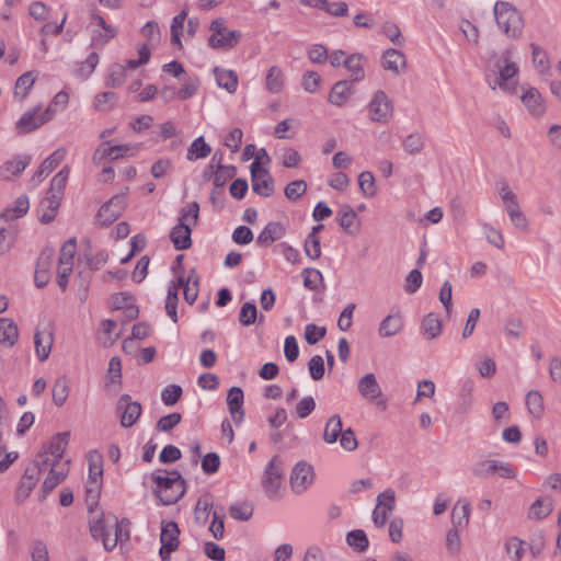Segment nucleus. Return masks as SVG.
I'll return each mask as SVG.
<instances>
[{"label":"nucleus","instance_id":"1","mask_svg":"<svg viewBox=\"0 0 561 561\" xmlns=\"http://www.w3.org/2000/svg\"><path fill=\"white\" fill-rule=\"evenodd\" d=\"M69 436V432L56 434L43 451L37 455L36 461H39L41 473L48 471V476L42 485V501L65 480L69 472L70 460L65 457Z\"/></svg>","mask_w":561,"mask_h":561},{"label":"nucleus","instance_id":"2","mask_svg":"<svg viewBox=\"0 0 561 561\" xmlns=\"http://www.w3.org/2000/svg\"><path fill=\"white\" fill-rule=\"evenodd\" d=\"M489 85L492 90L500 89L504 93L516 92L518 83V66L513 60V51L507 48L500 54H493L488 64Z\"/></svg>","mask_w":561,"mask_h":561},{"label":"nucleus","instance_id":"3","mask_svg":"<svg viewBox=\"0 0 561 561\" xmlns=\"http://www.w3.org/2000/svg\"><path fill=\"white\" fill-rule=\"evenodd\" d=\"M154 491L163 505L176 503L185 493V481L178 471L153 473Z\"/></svg>","mask_w":561,"mask_h":561},{"label":"nucleus","instance_id":"4","mask_svg":"<svg viewBox=\"0 0 561 561\" xmlns=\"http://www.w3.org/2000/svg\"><path fill=\"white\" fill-rule=\"evenodd\" d=\"M494 18L499 28L508 38H518L524 28L522 13L507 1H496L493 8Z\"/></svg>","mask_w":561,"mask_h":561},{"label":"nucleus","instance_id":"5","mask_svg":"<svg viewBox=\"0 0 561 561\" xmlns=\"http://www.w3.org/2000/svg\"><path fill=\"white\" fill-rule=\"evenodd\" d=\"M367 119L377 125H388L394 118V102L383 90L373 92L365 106Z\"/></svg>","mask_w":561,"mask_h":561},{"label":"nucleus","instance_id":"6","mask_svg":"<svg viewBox=\"0 0 561 561\" xmlns=\"http://www.w3.org/2000/svg\"><path fill=\"white\" fill-rule=\"evenodd\" d=\"M499 195L503 202L504 208L510 217L512 225L516 229L523 232H527L529 229V221L520 209L517 195L512 191L507 183H503L499 187Z\"/></svg>","mask_w":561,"mask_h":561},{"label":"nucleus","instance_id":"7","mask_svg":"<svg viewBox=\"0 0 561 561\" xmlns=\"http://www.w3.org/2000/svg\"><path fill=\"white\" fill-rule=\"evenodd\" d=\"M210 31L213 34L208 38V45L214 49H231L239 43L242 36L240 31H229L225 25V20L221 18L215 19L210 23Z\"/></svg>","mask_w":561,"mask_h":561},{"label":"nucleus","instance_id":"8","mask_svg":"<svg viewBox=\"0 0 561 561\" xmlns=\"http://www.w3.org/2000/svg\"><path fill=\"white\" fill-rule=\"evenodd\" d=\"M357 391L365 401L375 403L382 410L387 408V399L382 393L375 374L368 373L360 377L357 382Z\"/></svg>","mask_w":561,"mask_h":561},{"label":"nucleus","instance_id":"9","mask_svg":"<svg viewBox=\"0 0 561 561\" xmlns=\"http://www.w3.org/2000/svg\"><path fill=\"white\" fill-rule=\"evenodd\" d=\"M138 150L139 146L134 144L110 146V142H104L95 149L92 162L100 165L106 159L116 160L124 157H133Z\"/></svg>","mask_w":561,"mask_h":561},{"label":"nucleus","instance_id":"10","mask_svg":"<svg viewBox=\"0 0 561 561\" xmlns=\"http://www.w3.org/2000/svg\"><path fill=\"white\" fill-rule=\"evenodd\" d=\"M283 472L282 460L277 456H274L267 463L264 478L262 480V484L267 496L274 497L277 495L283 481Z\"/></svg>","mask_w":561,"mask_h":561},{"label":"nucleus","instance_id":"11","mask_svg":"<svg viewBox=\"0 0 561 561\" xmlns=\"http://www.w3.org/2000/svg\"><path fill=\"white\" fill-rule=\"evenodd\" d=\"M39 478H41L39 461L35 460L32 465H30L25 469L23 476L21 477V480H20L19 485L15 491L16 502L22 503L30 496L33 489L36 486Z\"/></svg>","mask_w":561,"mask_h":561},{"label":"nucleus","instance_id":"12","mask_svg":"<svg viewBox=\"0 0 561 561\" xmlns=\"http://www.w3.org/2000/svg\"><path fill=\"white\" fill-rule=\"evenodd\" d=\"M252 190L264 197L274 193V181L266 169L260 165L259 161L251 164Z\"/></svg>","mask_w":561,"mask_h":561},{"label":"nucleus","instance_id":"13","mask_svg":"<svg viewBox=\"0 0 561 561\" xmlns=\"http://www.w3.org/2000/svg\"><path fill=\"white\" fill-rule=\"evenodd\" d=\"M396 506V493L393 490L388 489L377 496V505L373 512V520L377 527L386 524L389 514Z\"/></svg>","mask_w":561,"mask_h":561},{"label":"nucleus","instance_id":"14","mask_svg":"<svg viewBox=\"0 0 561 561\" xmlns=\"http://www.w3.org/2000/svg\"><path fill=\"white\" fill-rule=\"evenodd\" d=\"M314 473L311 465L299 461L291 471L290 486L295 493L305 492L313 482Z\"/></svg>","mask_w":561,"mask_h":561},{"label":"nucleus","instance_id":"15","mask_svg":"<svg viewBox=\"0 0 561 561\" xmlns=\"http://www.w3.org/2000/svg\"><path fill=\"white\" fill-rule=\"evenodd\" d=\"M520 101L528 114L534 118H541L545 116L547 111L546 101L536 88H524Z\"/></svg>","mask_w":561,"mask_h":561},{"label":"nucleus","instance_id":"16","mask_svg":"<svg viewBox=\"0 0 561 561\" xmlns=\"http://www.w3.org/2000/svg\"><path fill=\"white\" fill-rule=\"evenodd\" d=\"M179 527L174 522H163L160 534V556L167 559L171 552L175 551L179 547Z\"/></svg>","mask_w":561,"mask_h":561},{"label":"nucleus","instance_id":"17","mask_svg":"<svg viewBox=\"0 0 561 561\" xmlns=\"http://www.w3.org/2000/svg\"><path fill=\"white\" fill-rule=\"evenodd\" d=\"M117 410H122L121 425L123 427H131L139 419L142 408L137 401H130V396H121L117 402Z\"/></svg>","mask_w":561,"mask_h":561},{"label":"nucleus","instance_id":"18","mask_svg":"<svg viewBox=\"0 0 561 561\" xmlns=\"http://www.w3.org/2000/svg\"><path fill=\"white\" fill-rule=\"evenodd\" d=\"M125 208V198L123 195L112 197L105 205L101 207L98 213L96 219L103 225L107 226L113 224L121 216Z\"/></svg>","mask_w":561,"mask_h":561},{"label":"nucleus","instance_id":"19","mask_svg":"<svg viewBox=\"0 0 561 561\" xmlns=\"http://www.w3.org/2000/svg\"><path fill=\"white\" fill-rule=\"evenodd\" d=\"M53 344V331L48 327L36 328L34 333V346L36 357L39 362H45L49 357Z\"/></svg>","mask_w":561,"mask_h":561},{"label":"nucleus","instance_id":"20","mask_svg":"<svg viewBox=\"0 0 561 561\" xmlns=\"http://www.w3.org/2000/svg\"><path fill=\"white\" fill-rule=\"evenodd\" d=\"M54 264V251L51 249H45L42 251L35 270V284L37 287H44L50 279V270Z\"/></svg>","mask_w":561,"mask_h":561},{"label":"nucleus","instance_id":"21","mask_svg":"<svg viewBox=\"0 0 561 561\" xmlns=\"http://www.w3.org/2000/svg\"><path fill=\"white\" fill-rule=\"evenodd\" d=\"M108 527L113 531V538H110V531L104 537L103 547L106 551H112L118 543L129 540V531L123 527L115 515L108 514Z\"/></svg>","mask_w":561,"mask_h":561},{"label":"nucleus","instance_id":"22","mask_svg":"<svg viewBox=\"0 0 561 561\" xmlns=\"http://www.w3.org/2000/svg\"><path fill=\"white\" fill-rule=\"evenodd\" d=\"M337 221L341 228L348 236L355 237L360 231V222L355 210L348 206H343L337 213Z\"/></svg>","mask_w":561,"mask_h":561},{"label":"nucleus","instance_id":"23","mask_svg":"<svg viewBox=\"0 0 561 561\" xmlns=\"http://www.w3.org/2000/svg\"><path fill=\"white\" fill-rule=\"evenodd\" d=\"M381 66L385 70L392 72L396 76L403 73L407 69L405 56L397 49H387L381 59Z\"/></svg>","mask_w":561,"mask_h":561},{"label":"nucleus","instance_id":"24","mask_svg":"<svg viewBox=\"0 0 561 561\" xmlns=\"http://www.w3.org/2000/svg\"><path fill=\"white\" fill-rule=\"evenodd\" d=\"M243 399L244 394L241 388L232 387L228 390L227 404L230 415L234 423L239 424L243 420Z\"/></svg>","mask_w":561,"mask_h":561},{"label":"nucleus","instance_id":"25","mask_svg":"<svg viewBox=\"0 0 561 561\" xmlns=\"http://www.w3.org/2000/svg\"><path fill=\"white\" fill-rule=\"evenodd\" d=\"M92 22L101 27L102 31H94L92 34V43L95 46H103L107 44L117 34L115 27L107 24L106 21L99 14L92 12Z\"/></svg>","mask_w":561,"mask_h":561},{"label":"nucleus","instance_id":"26","mask_svg":"<svg viewBox=\"0 0 561 561\" xmlns=\"http://www.w3.org/2000/svg\"><path fill=\"white\" fill-rule=\"evenodd\" d=\"M67 150L65 148H58L48 158H46L38 170L34 174L32 181L39 183L43 178L47 176L59 163L66 158Z\"/></svg>","mask_w":561,"mask_h":561},{"label":"nucleus","instance_id":"27","mask_svg":"<svg viewBox=\"0 0 561 561\" xmlns=\"http://www.w3.org/2000/svg\"><path fill=\"white\" fill-rule=\"evenodd\" d=\"M286 233L283 224L278 221L268 222L256 238V243L260 247H267L273 242L282 239Z\"/></svg>","mask_w":561,"mask_h":561},{"label":"nucleus","instance_id":"28","mask_svg":"<svg viewBox=\"0 0 561 561\" xmlns=\"http://www.w3.org/2000/svg\"><path fill=\"white\" fill-rule=\"evenodd\" d=\"M192 227L188 222L179 221L170 233L171 241L176 250H186L192 245Z\"/></svg>","mask_w":561,"mask_h":561},{"label":"nucleus","instance_id":"29","mask_svg":"<svg viewBox=\"0 0 561 561\" xmlns=\"http://www.w3.org/2000/svg\"><path fill=\"white\" fill-rule=\"evenodd\" d=\"M403 329V318L399 311L389 313L379 324L378 334L381 337H390L400 333Z\"/></svg>","mask_w":561,"mask_h":561},{"label":"nucleus","instance_id":"30","mask_svg":"<svg viewBox=\"0 0 561 561\" xmlns=\"http://www.w3.org/2000/svg\"><path fill=\"white\" fill-rule=\"evenodd\" d=\"M41 106L33 108L32 111L25 112L21 118L16 122L15 127L20 133H30L32 130L37 129L43 124H45V119L42 118L41 114H38Z\"/></svg>","mask_w":561,"mask_h":561},{"label":"nucleus","instance_id":"31","mask_svg":"<svg viewBox=\"0 0 561 561\" xmlns=\"http://www.w3.org/2000/svg\"><path fill=\"white\" fill-rule=\"evenodd\" d=\"M30 164L28 157H15L12 158L0 167V178L2 180H11L12 178L21 174L26 167Z\"/></svg>","mask_w":561,"mask_h":561},{"label":"nucleus","instance_id":"32","mask_svg":"<svg viewBox=\"0 0 561 561\" xmlns=\"http://www.w3.org/2000/svg\"><path fill=\"white\" fill-rule=\"evenodd\" d=\"M353 94L352 84L347 80L336 82L329 94V102L337 107H342Z\"/></svg>","mask_w":561,"mask_h":561},{"label":"nucleus","instance_id":"33","mask_svg":"<svg viewBox=\"0 0 561 561\" xmlns=\"http://www.w3.org/2000/svg\"><path fill=\"white\" fill-rule=\"evenodd\" d=\"M103 474L102 461L96 453L90 454L89 480L87 491L96 492L100 489V481Z\"/></svg>","mask_w":561,"mask_h":561},{"label":"nucleus","instance_id":"34","mask_svg":"<svg viewBox=\"0 0 561 561\" xmlns=\"http://www.w3.org/2000/svg\"><path fill=\"white\" fill-rule=\"evenodd\" d=\"M470 513V502L466 499L458 500L451 511V522L454 526L458 528L467 527L469 524Z\"/></svg>","mask_w":561,"mask_h":561},{"label":"nucleus","instance_id":"35","mask_svg":"<svg viewBox=\"0 0 561 561\" xmlns=\"http://www.w3.org/2000/svg\"><path fill=\"white\" fill-rule=\"evenodd\" d=\"M19 339V329L13 320L0 318V344L7 347L13 346Z\"/></svg>","mask_w":561,"mask_h":561},{"label":"nucleus","instance_id":"36","mask_svg":"<svg viewBox=\"0 0 561 561\" xmlns=\"http://www.w3.org/2000/svg\"><path fill=\"white\" fill-rule=\"evenodd\" d=\"M553 511V500L547 496L537 499L529 507L528 518L540 520L546 518Z\"/></svg>","mask_w":561,"mask_h":561},{"label":"nucleus","instance_id":"37","mask_svg":"<svg viewBox=\"0 0 561 561\" xmlns=\"http://www.w3.org/2000/svg\"><path fill=\"white\" fill-rule=\"evenodd\" d=\"M28 208H30L28 198H27V196L22 195V196L18 197L11 206L7 207L1 213V218L4 219L5 221L15 220L18 218L23 217L27 213Z\"/></svg>","mask_w":561,"mask_h":561},{"label":"nucleus","instance_id":"38","mask_svg":"<svg viewBox=\"0 0 561 561\" xmlns=\"http://www.w3.org/2000/svg\"><path fill=\"white\" fill-rule=\"evenodd\" d=\"M214 75L217 84L227 90L229 93H234L238 88V76L233 70H227L219 67L214 68Z\"/></svg>","mask_w":561,"mask_h":561},{"label":"nucleus","instance_id":"39","mask_svg":"<svg viewBox=\"0 0 561 561\" xmlns=\"http://www.w3.org/2000/svg\"><path fill=\"white\" fill-rule=\"evenodd\" d=\"M60 199L59 197L47 195V197L41 202L38 207L41 222L48 224L56 217Z\"/></svg>","mask_w":561,"mask_h":561},{"label":"nucleus","instance_id":"40","mask_svg":"<svg viewBox=\"0 0 561 561\" xmlns=\"http://www.w3.org/2000/svg\"><path fill=\"white\" fill-rule=\"evenodd\" d=\"M365 61L366 58L362 54H353L343 61V65L350 72L352 81H360L365 78Z\"/></svg>","mask_w":561,"mask_h":561},{"label":"nucleus","instance_id":"41","mask_svg":"<svg viewBox=\"0 0 561 561\" xmlns=\"http://www.w3.org/2000/svg\"><path fill=\"white\" fill-rule=\"evenodd\" d=\"M36 77L33 71H27L20 76L14 85V99L21 103L27 96L35 83Z\"/></svg>","mask_w":561,"mask_h":561},{"label":"nucleus","instance_id":"42","mask_svg":"<svg viewBox=\"0 0 561 561\" xmlns=\"http://www.w3.org/2000/svg\"><path fill=\"white\" fill-rule=\"evenodd\" d=\"M343 431L342 419L339 414L330 416L325 423L323 432V440L327 444H334L339 440V437Z\"/></svg>","mask_w":561,"mask_h":561},{"label":"nucleus","instance_id":"43","mask_svg":"<svg viewBox=\"0 0 561 561\" xmlns=\"http://www.w3.org/2000/svg\"><path fill=\"white\" fill-rule=\"evenodd\" d=\"M525 404H526L528 413L534 419H537V420L541 419V416L543 415L545 405H543V398L538 390H529L526 393Z\"/></svg>","mask_w":561,"mask_h":561},{"label":"nucleus","instance_id":"44","mask_svg":"<svg viewBox=\"0 0 561 561\" xmlns=\"http://www.w3.org/2000/svg\"><path fill=\"white\" fill-rule=\"evenodd\" d=\"M199 293V275L195 268H191L186 275V284L183 289L184 299L193 305Z\"/></svg>","mask_w":561,"mask_h":561},{"label":"nucleus","instance_id":"45","mask_svg":"<svg viewBox=\"0 0 561 561\" xmlns=\"http://www.w3.org/2000/svg\"><path fill=\"white\" fill-rule=\"evenodd\" d=\"M265 87L267 91L274 94H278L284 89V73L278 66H272L268 68L265 77Z\"/></svg>","mask_w":561,"mask_h":561},{"label":"nucleus","instance_id":"46","mask_svg":"<svg viewBox=\"0 0 561 561\" xmlns=\"http://www.w3.org/2000/svg\"><path fill=\"white\" fill-rule=\"evenodd\" d=\"M210 153V146L205 141L203 136H199L188 147L186 159L188 161H195L197 159H204L208 157Z\"/></svg>","mask_w":561,"mask_h":561},{"label":"nucleus","instance_id":"47","mask_svg":"<svg viewBox=\"0 0 561 561\" xmlns=\"http://www.w3.org/2000/svg\"><path fill=\"white\" fill-rule=\"evenodd\" d=\"M69 394V379L67 376H60L58 377L54 385L51 390L53 396V402L57 407L64 405Z\"/></svg>","mask_w":561,"mask_h":561},{"label":"nucleus","instance_id":"48","mask_svg":"<svg viewBox=\"0 0 561 561\" xmlns=\"http://www.w3.org/2000/svg\"><path fill=\"white\" fill-rule=\"evenodd\" d=\"M108 523V515L105 516L103 513L93 517L90 520L91 536L94 539H102V542H104V537H106L110 531Z\"/></svg>","mask_w":561,"mask_h":561},{"label":"nucleus","instance_id":"49","mask_svg":"<svg viewBox=\"0 0 561 561\" xmlns=\"http://www.w3.org/2000/svg\"><path fill=\"white\" fill-rule=\"evenodd\" d=\"M70 169L65 165L51 180L48 195L61 198L64 190L66 187Z\"/></svg>","mask_w":561,"mask_h":561},{"label":"nucleus","instance_id":"50","mask_svg":"<svg viewBox=\"0 0 561 561\" xmlns=\"http://www.w3.org/2000/svg\"><path fill=\"white\" fill-rule=\"evenodd\" d=\"M422 330L426 339L434 340L442 333V322L437 314L428 313L422 321Z\"/></svg>","mask_w":561,"mask_h":561},{"label":"nucleus","instance_id":"51","mask_svg":"<svg viewBox=\"0 0 561 561\" xmlns=\"http://www.w3.org/2000/svg\"><path fill=\"white\" fill-rule=\"evenodd\" d=\"M424 138L419 133H412L402 140L403 150L411 156L421 153L424 149Z\"/></svg>","mask_w":561,"mask_h":561},{"label":"nucleus","instance_id":"52","mask_svg":"<svg viewBox=\"0 0 561 561\" xmlns=\"http://www.w3.org/2000/svg\"><path fill=\"white\" fill-rule=\"evenodd\" d=\"M188 10L185 7L178 15H175L171 23V42L173 45L181 47V32L184 27V22L187 18Z\"/></svg>","mask_w":561,"mask_h":561},{"label":"nucleus","instance_id":"53","mask_svg":"<svg viewBox=\"0 0 561 561\" xmlns=\"http://www.w3.org/2000/svg\"><path fill=\"white\" fill-rule=\"evenodd\" d=\"M497 461L494 459H484L476 462L472 467V473L477 478H486L496 473Z\"/></svg>","mask_w":561,"mask_h":561},{"label":"nucleus","instance_id":"54","mask_svg":"<svg viewBox=\"0 0 561 561\" xmlns=\"http://www.w3.org/2000/svg\"><path fill=\"white\" fill-rule=\"evenodd\" d=\"M346 541L350 547L360 552L365 551L369 543L366 534L360 529L350 531L346 536Z\"/></svg>","mask_w":561,"mask_h":561},{"label":"nucleus","instance_id":"55","mask_svg":"<svg viewBox=\"0 0 561 561\" xmlns=\"http://www.w3.org/2000/svg\"><path fill=\"white\" fill-rule=\"evenodd\" d=\"M15 228L9 224L7 227L0 226V254L8 252L15 240Z\"/></svg>","mask_w":561,"mask_h":561},{"label":"nucleus","instance_id":"56","mask_svg":"<svg viewBox=\"0 0 561 561\" xmlns=\"http://www.w3.org/2000/svg\"><path fill=\"white\" fill-rule=\"evenodd\" d=\"M358 186L366 197H373L376 195L375 178L371 172L363 171L358 175Z\"/></svg>","mask_w":561,"mask_h":561},{"label":"nucleus","instance_id":"57","mask_svg":"<svg viewBox=\"0 0 561 561\" xmlns=\"http://www.w3.org/2000/svg\"><path fill=\"white\" fill-rule=\"evenodd\" d=\"M117 95L112 91L102 92L94 98V107L100 112L110 111L116 103Z\"/></svg>","mask_w":561,"mask_h":561},{"label":"nucleus","instance_id":"58","mask_svg":"<svg viewBox=\"0 0 561 561\" xmlns=\"http://www.w3.org/2000/svg\"><path fill=\"white\" fill-rule=\"evenodd\" d=\"M531 55L535 68L541 73L547 72L549 70L547 53L540 46L531 44Z\"/></svg>","mask_w":561,"mask_h":561},{"label":"nucleus","instance_id":"59","mask_svg":"<svg viewBox=\"0 0 561 561\" xmlns=\"http://www.w3.org/2000/svg\"><path fill=\"white\" fill-rule=\"evenodd\" d=\"M257 320V308L252 302H244L241 306L239 321L242 325L249 327Z\"/></svg>","mask_w":561,"mask_h":561},{"label":"nucleus","instance_id":"60","mask_svg":"<svg viewBox=\"0 0 561 561\" xmlns=\"http://www.w3.org/2000/svg\"><path fill=\"white\" fill-rule=\"evenodd\" d=\"M211 508L213 503L209 496L198 499L194 511L195 519L199 523H205L209 517Z\"/></svg>","mask_w":561,"mask_h":561},{"label":"nucleus","instance_id":"61","mask_svg":"<svg viewBox=\"0 0 561 561\" xmlns=\"http://www.w3.org/2000/svg\"><path fill=\"white\" fill-rule=\"evenodd\" d=\"M304 286L314 290L323 280V276L319 270L307 267L302 271Z\"/></svg>","mask_w":561,"mask_h":561},{"label":"nucleus","instance_id":"62","mask_svg":"<svg viewBox=\"0 0 561 561\" xmlns=\"http://www.w3.org/2000/svg\"><path fill=\"white\" fill-rule=\"evenodd\" d=\"M307 191V183L304 180H296L285 187V196L295 202L299 199Z\"/></svg>","mask_w":561,"mask_h":561},{"label":"nucleus","instance_id":"63","mask_svg":"<svg viewBox=\"0 0 561 561\" xmlns=\"http://www.w3.org/2000/svg\"><path fill=\"white\" fill-rule=\"evenodd\" d=\"M125 81V67L122 65H113L110 69V73L106 77L105 83L107 87L116 88Z\"/></svg>","mask_w":561,"mask_h":561},{"label":"nucleus","instance_id":"64","mask_svg":"<svg viewBox=\"0 0 561 561\" xmlns=\"http://www.w3.org/2000/svg\"><path fill=\"white\" fill-rule=\"evenodd\" d=\"M505 549L513 561H519L525 552L524 541L512 537L506 541Z\"/></svg>","mask_w":561,"mask_h":561}]
</instances>
